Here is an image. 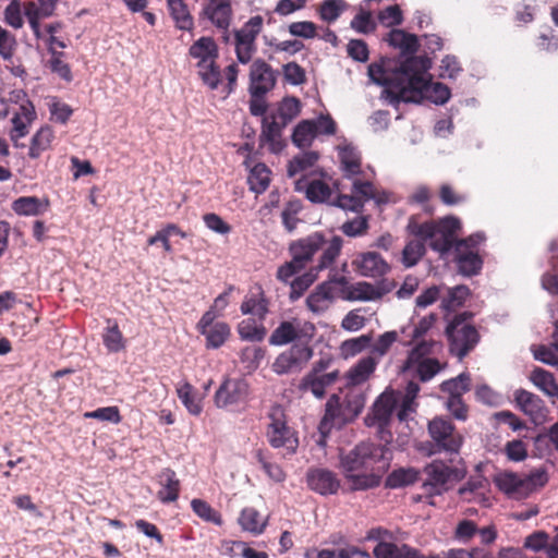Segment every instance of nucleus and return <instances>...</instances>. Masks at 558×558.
Instances as JSON below:
<instances>
[{"label":"nucleus","mask_w":558,"mask_h":558,"mask_svg":"<svg viewBox=\"0 0 558 558\" xmlns=\"http://www.w3.org/2000/svg\"><path fill=\"white\" fill-rule=\"evenodd\" d=\"M389 450L378 444L362 441L340 454V469L351 490H366L379 486L389 468Z\"/></svg>","instance_id":"nucleus-1"},{"label":"nucleus","mask_w":558,"mask_h":558,"mask_svg":"<svg viewBox=\"0 0 558 558\" xmlns=\"http://www.w3.org/2000/svg\"><path fill=\"white\" fill-rule=\"evenodd\" d=\"M342 245L343 240L339 235L327 239L322 232H314L293 241L289 246V252L294 258V263H299L303 268L313 260L315 254L322 252L317 264L313 267L316 272H319L333 265L341 253Z\"/></svg>","instance_id":"nucleus-2"},{"label":"nucleus","mask_w":558,"mask_h":558,"mask_svg":"<svg viewBox=\"0 0 558 558\" xmlns=\"http://www.w3.org/2000/svg\"><path fill=\"white\" fill-rule=\"evenodd\" d=\"M420 63L413 66L409 78H407V88L399 89L403 102L418 104L423 99H429L437 105H444L450 98V89L442 83H433L427 73L426 60L416 57Z\"/></svg>","instance_id":"nucleus-3"},{"label":"nucleus","mask_w":558,"mask_h":558,"mask_svg":"<svg viewBox=\"0 0 558 558\" xmlns=\"http://www.w3.org/2000/svg\"><path fill=\"white\" fill-rule=\"evenodd\" d=\"M472 312H462L448 320L445 335L448 340L449 352L462 361L480 342L481 336L471 323Z\"/></svg>","instance_id":"nucleus-4"},{"label":"nucleus","mask_w":558,"mask_h":558,"mask_svg":"<svg viewBox=\"0 0 558 558\" xmlns=\"http://www.w3.org/2000/svg\"><path fill=\"white\" fill-rule=\"evenodd\" d=\"M495 485L508 498L523 500L548 483V474L544 468L519 475L514 472H501L494 478Z\"/></svg>","instance_id":"nucleus-5"},{"label":"nucleus","mask_w":558,"mask_h":558,"mask_svg":"<svg viewBox=\"0 0 558 558\" xmlns=\"http://www.w3.org/2000/svg\"><path fill=\"white\" fill-rule=\"evenodd\" d=\"M364 408V398L361 395L345 396L343 402L340 397L332 395L327 403L325 414L319 424L322 434L329 433L332 427H341L353 421Z\"/></svg>","instance_id":"nucleus-6"},{"label":"nucleus","mask_w":558,"mask_h":558,"mask_svg":"<svg viewBox=\"0 0 558 558\" xmlns=\"http://www.w3.org/2000/svg\"><path fill=\"white\" fill-rule=\"evenodd\" d=\"M418 63L416 57H408L400 63L399 68L390 74L387 73L381 64L372 63L368 65V76L374 83L385 86L387 97H389L391 101L399 102L402 101L399 89L403 90L407 88V78H409L413 66Z\"/></svg>","instance_id":"nucleus-7"},{"label":"nucleus","mask_w":558,"mask_h":558,"mask_svg":"<svg viewBox=\"0 0 558 558\" xmlns=\"http://www.w3.org/2000/svg\"><path fill=\"white\" fill-rule=\"evenodd\" d=\"M427 430L430 437V441L426 444L429 456L441 452H459L463 444V437L449 418L434 417L428 422Z\"/></svg>","instance_id":"nucleus-8"},{"label":"nucleus","mask_w":558,"mask_h":558,"mask_svg":"<svg viewBox=\"0 0 558 558\" xmlns=\"http://www.w3.org/2000/svg\"><path fill=\"white\" fill-rule=\"evenodd\" d=\"M424 471L427 480L423 484V488L427 490V498H434V496L448 492L466 474L465 468L452 466L442 460L432 461Z\"/></svg>","instance_id":"nucleus-9"},{"label":"nucleus","mask_w":558,"mask_h":558,"mask_svg":"<svg viewBox=\"0 0 558 558\" xmlns=\"http://www.w3.org/2000/svg\"><path fill=\"white\" fill-rule=\"evenodd\" d=\"M264 19L262 15L251 16L240 28L233 29V46L236 60L242 64L252 61L257 52V37L263 32Z\"/></svg>","instance_id":"nucleus-10"},{"label":"nucleus","mask_w":558,"mask_h":558,"mask_svg":"<svg viewBox=\"0 0 558 558\" xmlns=\"http://www.w3.org/2000/svg\"><path fill=\"white\" fill-rule=\"evenodd\" d=\"M375 201L376 204H386L389 201V194L384 191H377L369 181L355 180L352 185L351 194L338 195L335 206L344 210L361 213L366 202Z\"/></svg>","instance_id":"nucleus-11"},{"label":"nucleus","mask_w":558,"mask_h":558,"mask_svg":"<svg viewBox=\"0 0 558 558\" xmlns=\"http://www.w3.org/2000/svg\"><path fill=\"white\" fill-rule=\"evenodd\" d=\"M315 325L293 317L282 320L271 332L268 341L271 345L282 347L289 343H311L315 336Z\"/></svg>","instance_id":"nucleus-12"},{"label":"nucleus","mask_w":558,"mask_h":558,"mask_svg":"<svg viewBox=\"0 0 558 558\" xmlns=\"http://www.w3.org/2000/svg\"><path fill=\"white\" fill-rule=\"evenodd\" d=\"M270 422L267 426L266 437L272 448H284L294 453L299 446L295 432L288 426L286 415L280 407H274L268 415Z\"/></svg>","instance_id":"nucleus-13"},{"label":"nucleus","mask_w":558,"mask_h":558,"mask_svg":"<svg viewBox=\"0 0 558 558\" xmlns=\"http://www.w3.org/2000/svg\"><path fill=\"white\" fill-rule=\"evenodd\" d=\"M314 350L308 343H294L281 352L272 363V371L278 375L300 373L311 361Z\"/></svg>","instance_id":"nucleus-14"},{"label":"nucleus","mask_w":558,"mask_h":558,"mask_svg":"<svg viewBox=\"0 0 558 558\" xmlns=\"http://www.w3.org/2000/svg\"><path fill=\"white\" fill-rule=\"evenodd\" d=\"M233 15L232 0H204L198 19L208 22L218 31H226L230 28Z\"/></svg>","instance_id":"nucleus-15"},{"label":"nucleus","mask_w":558,"mask_h":558,"mask_svg":"<svg viewBox=\"0 0 558 558\" xmlns=\"http://www.w3.org/2000/svg\"><path fill=\"white\" fill-rule=\"evenodd\" d=\"M461 229V222L458 218L448 216L434 226V234L429 239V246L439 253L449 252L453 245L457 246V234Z\"/></svg>","instance_id":"nucleus-16"},{"label":"nucleus","mask_w":558,"mask_h":558,"mask_svg":"<svg viewBox=\"0 0 558 558\" xmlns=\"http://www.w3.org/2000/svg\"><path fill=\"white\" fill-rule=\"evenodd\" d=\"M250 393V385L243 378H226L215 393L218 408H230L244 403Z\"/></svg>","instance_id":"nucleus-17"},{"label":"nucleus","mask_w":558,"mask_h":558,"mask_svg":"<svg viewBox=\"0 0 558 558\" xmlns=\"http://www.w3.org/2000/svg\"><path fill=\"white\" fill-rule=\"evenodd\" d=\"M277 82L276 71L263 59L253 61L250 68V86L251 96L266 95L274 89Z\"/></svg>","instance_id":"nucleus-18"},{"label":"nucleus","mask_w":558,"mask_h":558,"mask_svg":"<svg viewBox=\"0 0 558 558\" xmlns=\"http://www.w3.org/2000/svg\"><path fill=\"white\" fill-rule=\"evenodd\" d=\"M400 402V392L385 390L374 402L372 414L365 421L368 425L377 424L380 427L389 424Z\"/></svg>","instance_id":"nucleus-19"},{"label":"nucleus","mask_w":558,"mask_h":558,"mask_svg":"<svg viewBox=\"0 0 558 558\" xmlns=\"http://www.w3.org/2000/svg\"><path fill=\"white\" fill-rule=\"evenodd\" d=\"M306 483L310 489L323 496L337 494L341 485L338 475L324 468L308 469Z\"/></svg>","instance_id":"nucleus-20"},{"label":"nucleus","mask_w":558,"mask_h":558,"mask_svg":"<svg viewBox=\"0 0 558 558\" xmlns=\"http://www.w3.org/2000/svg\"><path fill=\"white\" fill-rule=\"evenodd\" d=\"M270 300L267 298L262 284L255 283L245 294L240 311L243 315H252L264 322L269 313Z\"/></svg>","instance_id":"nucleus-21"},{"label":"nucleus","mask_w":558,"mask_h":558,"mask_svg":"<svg viewBox=\"0 0 558 558\" xmlns=\"http://www.w3.org/2000/svg\"><path fill=\"white\" fill-rule=\"evenodd\" d=\"M352 265L355 271L363 277L379 278L390 271L389 264L377 252L359 253Z\"/></svg>","instance_id":"nucleus-22"},{"label":"nucleus","mask_w":558,"mask_h":558,"mask_svg":"<svg viewBox=\"0 0 558 558\" xmlns=\"http://www.w3.org/2000/svg\"><path fill=\"white\" fill-rule=\"evenodd\" d=\"M514 400L519 409L535 424L543 423L548 414L544 401L537 396L524 389L514 392Z\"/></svg>","instance_id":"nucleus-23"},{"label":"nucleus","mask_w":558,"mask_h":558,"mask_svg":"<svg viewBox=\"0 0 558 558\" xmlns=\"http://www.w3.org/2000/svg\"><path fill=\"white\" fill-rule=\"evenodd\" d=\"M344 286L348 280L341 276L335 280L320 283L306 299V305L313 313H322L326 311L333 299L332 284Z\"/></svg>","instance_id":"nucleus-24"},{"label":"nucleus","mask_w":558,"mask_h":558,"mask_svg":"<svg viewBox=\"0 0 558 558\" xmlns=\"http://www.w3.org/2000/svg\"><path fill=\"white\" fill-rule=\"evenodd\" d=\"M294 190L299 193H304L305 197L315 204L327 202L332 193L326 182L318 179L307 181L305 175H302L294 182Z\"/></svg>","instance_id":"nucleus-25"},{"label":"nucleus","mask_w":558,"mask_h":558,"mask_svg":"<svg viewBox=\"0 0 558 558\" xmlns=\"http://www.w3.org/2000/svg\"><path fill=\"white\" fill-rule=\"evenodd\" d=\"M157 482L160 486L157 492V498L162 504H170L178 500L181 490V482L175 472L166 468L157 474Z\"/></svg>","instance_id":"nucleus-26"},{"label":"nucleus","mask_w":558,"mask_h":558,"mask_svg":"<svg viewBox=\"0 0 558 558\" xmlns=\"http://www.w3.org/2000/svg\"><path fill=\"white\" fill-rule=\"evenodd\" d=\"M339 378V371L333 369L326 374L319 375H305L299 388L302 391H311L316 398L322 399L325 397L326 388L333 385Z\"/></svg>","instance_id":"nucleus-27"},{"label":"nucleus","mask_w":558,"mask_h":558,"mask_svg":"<svg viewBox=\"0 0 558 558\" xmlns=\"http://www.w3.org/2000/svg\"><path fill=\"white\" fill-rule=\"evenodd\" d=\"M442 365L436 357L418 360L417 362L410 363L404 361L401 366V372L411 374L417 377L421 381L425 383L436 376L441 369Z\"/></svg>","instance_id":"nucleus-28"},{"label":"nucleus","mask_w":558,"mask_h":558,"mask_svg":"<svg viewBox=\"0 0 558 558\" xmlns=\"http://www.w3.org/2000/svg\"><path fill=\"white\" fill-rule=\"evenodd\" d=\"M340 168L345 178H352L362 173V156L360 150L352 144L338 147Z\"/></svg>","instance_id":"nucleus-29"},{"label":"nucleus","mask_w":558,"mask_h":558,"mask_svg":"<svg viewBox=\"0 0 558 558\" xmlns=\"http://www.w3.org/2000/svg\"><path fill=\"white\" fill-rule=\"evenodd\" d=\"M189 56L197 60L196 64H205L218 59L219 48L213 37L203 36L190 46Z\"/></svg>","instance_id":"nucleus-30"},{"label":"nucleus","mask_w":558,"mask_h":558,"mask_svg":"<svg viewBox=\"0 0 558 558\" xmlns=\"http://www.w3.org/2000/svg\"><path fill=\"white\" fill-rule=\"evenodd\" d=\"M169 15L180 31L192 32L194 17L184 0H166Z\"/></svg>","instance_id":"nucleus-31"},{"label":"nucleus","mask_w":558,"mask_h":558,"mask_svg":"<svg viewBox=\"0 0 558 558\" xmlns=\"http://www.w3.org/2000/svg\"><path fill=\"white\" fill-rule=\"evenodd\" d=\"M378 360L376 356L368 355L361 359L349 369L347 374L348 383L353 386L365 383L375 372Z\"/></svg>","instance_id":"nucleus-32"},{"label":"nucleus","mask_w":558,"mask_h":558,"mask_svg":"<svg viewBox=\"0 0 558 558\" xmlns=\"http://www.w3.org/2000/svg\"><path fill=\"white\" fill-rule=\"evenodd\" d=\"M456 263L459 271L468 277L477 275L483 266V259L477 252L456 247Z\"/></svg>","instance_id":"nucleus-33"},{"label":"nucleus","mask_w":558,"mask_h":558,"mask_svg":"<svg viewBox=\"0 0 558 558\" xmlns=\"http://www.w3.org/2000/svg\"><path fill=\"white\" fill-rule=\"evenodd\" d=\"M446 295L441 296V308L448 313L454 312L463 306L466 299L470 296L469 287L461 284L453 288H445Z\"/></svg>","instance_id":"nucleus-34"},{"label":"nucleus","mask_w":558,"mask_h":558,"mask_svg":"<svg viewBox=\"0 0 558 558\" xmlns=\"http://www.w3.org/2000/svg\"><path fill=\"white\" fill-rule=\"evenodd\" d=\"M319 159V154L314 150H306L295 155L287 166V174L289 178H293L299 173L310 170L313 168Z\"/></svg>","instance_id":"nucleus-35"},{"label":"nucleus","mask_w":558,"mask_h":558,"mask_svg":"<svg viewBox=\"0 0 558 558\" xmlns=\"http://www.w3.org/2000/svg\"><path fill=\"white\" fill-rule=\"evenodd\" d=\"M317 135V128L314 120H303L293 130L292 143L299 148H307L312 145Z\"/></svg>","instance_id":"nucleus-36"},{"label":"nucleus","mask_w":558,"mask_h":558,"mask_svg":"<svg viewBox=\"0 0 558 558\" xmlns=\"http://www.w3.org/2000/svg\"><path fill=\"white\" fill-rule=\"evenodd\" d=\"M388 43L390 46L401 49L403 54H413L418 49L417 37L402 29H392L389 33Z\"/></svg>","instance_id":"nucleus-37"},{"label":"nucleus","mask_w":558,"mask_h":558,"mask_svg":"<svg viewBox=\"0 0 558 558\" xmlns=\"http://www.w3.org/2000/svg\"><path fill=\"white\" fill-rule=\"evenodd\" d=\"M270 169L265 163H256L250 171L247 183L256 194L264 193L270 184Z\"/></svg>","instance_id":"nucleus-38"},{"label":"nucleus","mask_w":558,"mask_h":558,"mask_svg":"<svg viewBox=\"0 0 558 558\" xmlns=\"http://www.w3.org/2000/svg\"><path fill=\"white\" fill-rule=\"evenodd\" d=\"M239 524L241 527L254 535H259L266 527V520L253 507H246L241 511L239 517Z\"/></svg>","instance_id":"nucleus-39"},{"label":"nucleus","mask_w":558,"mask_h":558,"mask_svg":"<svg viewBox=\"0 0 558 558\" xmlns=\"http://www.w3.org/2000/svg\"><path fill=\"white\" fill-rule=\"evenodd\" d=\"M54 138L52 129L48 125L41 126L32 137L28 156L33 159L40 157V155L50 148Z\"/></svg>","instance_id":"nucleus-40"},{"label":"nucleus","mask_w":558,"mask_h":558,"mask_svg":"<svg viewBox=\"0 0 558 558\" xmlns=\"http://www.w3.org/2000/svg\"><path fill=\"white\" fill-rule=\"evenodd\" d=\"M347 287L345 299L350 301H372L381 296L380 292L369 282H357Z\"/></svg>","instance_id":"nucleus-41"},{"label":"nucleus","mask_w":558,"mask_h":558,"mask_svg":"<svg viewBox=\"0 0 558 558\" xmlns=\"http://www.w3.org/2000/svg\"><path fill=\"white\" fill-rule=\"evenodd\" d=\"M238 333L242 340L259 342L263 341L267 330L263 325V322L259 324L256 323L253 318H246L239 323L238 325Z\"/></svg>","instance_id":"nucleus-42"},{"label":"nucleus","mask_w":558,"mask_h":558,"mask_svg":"<svg viewBox=\"0 0 558 558\" xmlns=\"http://www.w3.org/2000/svg\"><path fill=\"white\" fill-rule=\"evenodd\" d=\"M230 333V326L227 323L216 322L213 327L203 330L201 335L206 338V348L218 349L227 341Z\"/></svg>","instance_id":"nucleus-43"},{"label":"nucleus","mask_w":558,"mask_h":558,"mask_svg":"<svg viewBox=\"0 0 558 558\" xmlns=\"http://www.w3.org/2000/svg\"><path fill=\"white\" fill-rule=\"evenodd\" d=\"M470 389L471 376L468 373H462L454 378L445 380L440 385V390L448 393V398H461Z\"/></svg>","instance_id":"nucleus-44"},{"label":"nucleus","mask_w":558,"mask_h":558,"mask_svg":"<svg viewBox=\"0 0 558 558\" xmlns=\"http://www.w3.org/2000/svg\"><path fill=\"white\" fill-rule=\"evenodd\" d=\"M109 326L102 333V342L109 352H119L125 349V340L116 320L108 319Z\"/></svg>","instance_id":"nucleus-45"},{"label":"nucleus","mask_w":558,"mask_h":558,"mask_svg":"<svg viewBox=\"0 0 558 558\" xmlns=\"http://www.w3.org/2000/svg\"><path fill=\"white\" fill-rule=\"evenodd\" d=\"M196 68L202 82L211 90L217 89L221 83V71L217 60L206 62L205 64H196Z\"/></svg>","instance_id":"nucleus-46"},{"label":"nucleus","mask_w":558,"mask_h":558,"mask_svg":"<svg viewBox=\"0 0 558 558\" xmlns=\"http://www.w3.org/2000/svg\"><path fill=\"white\" fill-rule=\"evenodd\" d=\"M531 380L546 395L550 397L558 396V384L551 373L543 368H535L531 374Z\"/></svg>","instance_id":"nucleus-47"},{"label":"nucleus","mask_w":558,"mask_h":558,"mask_svg":"<svg viewBox=\"0 0 558 558\" xmlns=\"http://www.w3.org/2000/svg\"><path fill=\"white\" fill-rule=\"evenodd\" d=\"M172 234L180 235L182 239L186 238V233L181 230L175 223H168L161 230L157 231L147 240L148 245H155L157 242H161L162 247L166 252L170 253L172 246L170 243V236Z\"/></svg>","instance_id":"nucleus-48"},{"label":"nucleus","mask_w":558,"mask_h":558,"mask_svg":"<svg viewBox=\"0 0 558 558\" xmlns=\"http://www.w3.org/2000/svg\"><path fill=\"white\" fill-rule=\"evenodd\" d=\"M486 480L483 476L470 477L468 482L458 489V495L464 501L471 502L477 500L483 495Z\"/></svg>","instance_id":"nucleus-49"},{"label":"nucleus","mask_w":558,"mask_h":558,"mask_svg":"<svg viewBox=\"0 0 558 558\" xmlns=\"http://www.w3.org/2000/svg\"><path fill=\"white\" fill-rule=\"evenodd\" d=\"M12 209L21 216H37L43 213V203L36 196H22L13 202Z\"/></svg>","instance_id":"nucleus-50"},{"label":"nucleus","mask_w":558,"mask_h":558,"mask_svg":"<svg viewBox=\"0 0 558 558\" xmlns=\"http://www.w3.org/2000/svg\"><path fill=\"white\" fill-rule=\"evenodd\" d=\"M191 507L196 515L206 522L214 523L218 526L222 525L221 514L215 510L207 501L195 498L191 501Z\"/></svg>","instance_id":"nucleus-51"},{"label":"nucleus","mask_w":558,"mask_h":558,"mask_svg":"<svg viewBox=\"0 0 558 558\" xmlns=\"http://www.w3.org/2000/svg\"><path fill=\"white\" fill-rule=\"evenodd\" d=\"M177 393L191 414L198 415L202 412V405L195 398V389L190 383L181 384L177 388Z\"/></svg>","instance_id":"nucleus-52"},{"label":"nucleus","mask_w":558,"mask_h":558,"mask_svg":"<svg viewBox=\"0 0 558 558\" xmlns=\"http://www.w3.org/2000/svg\"><path fill=\"white\" fill-rule=\"evenodd\" d=\"M439 343L435 340H417L416 344L409 351L405 361L417 362L418 360L432 359Z\"/></svg>","instance_id":"nucleus-53"},{"label":"nucleus","mask_w":558,"mask_h":558,"mask_svg":"<svg viewBox=\"0 0 558 558\" xmlns=\"http://www.w3.org/2000/svg\"><path fill=\"white\" fill-rule=\"evenodd\" d=\"M426 252L425 244L418 240H411L402 251V264L405 267L415 266Z\"/></svg>","instance_id":"nucleus-54"},{"label":"nucleus","mask_w":558,"mask_h":558,"mask_svg":"<svg viewBox=\"0 0 558 558\" xmlns=\"http://www.w3.org/2000/svg\"><path fill=\"white\" fill-rule=\"evenodd\" d=\"M347 3L344 0H325L318 9L319 17L327 22H335L341 13L345 10Z\"/></svg>","instance_id":"nucleus-55"},{"label":"nucleus","mask_w":558,"mask_h":558,"mask_svg":"<svg viewBox=\"0 0 558 558\" xmlns=\"http://www.w3.org/2000/svg\"><path fill=\"white\" fill-rule=\"evenodd\" d=\"M418 480V472L415 469H398L387 477V486L391 488L411 485Z\"/></svg>","instance_id":"nucleus-56"},{"label":"nucleus","mask_w":558,"mask_h":558,"mask_svg":"<svg viewBox=\"0 0 558 558\" xmlns=\"http://www.w3.org/2000/svg\"><path fill=\"white\" fill-rule=\"evenodd\" d=\"M371 335H361L360 337L344 340L340 345V350L344 357L355 356L356 354L371 347Z\"/></svg>","instance_id":"nucleus-57"},{"label":"nucleus","mask_w":558,"mask_h":558,"mask_svg":"<svg viewBox=\"0 0 558 558\" xmlns=\"http://www.w3.org/2000/svg\"><path fill=\"white\" fill-rule=\"evenodd\" d=\"M255 459L260 464L262 469L275 482H283L286 478V473L277 463H272L269 461L268 456L262 449L255 451Z\"/></svg>","instance_id":"nucleus-58"},{"label":"nucleus","mask_w":558,"mask_h":558,"mask_svg":"<svg viewBox=\"0 0 558 558\" xmlns=\"http://www.w3.org/2000/svg\"><path fill=\"white\" fill-rule=\"evenodd\" d=\"M317 274L315 269L311 270L300 277L294 278L291 281L290 300L295 301L300 299L303 293L313 284L316 280Z\"/></svg>","instance_id":"nucleus-59"},{"label":"nucleus","mask_w":558,"mask_h":558,"mask_svg":"<svg viewBox=\"0 0 558 558\" xmlns=\"http://www.w3.org/2000/svg\"><path fill=\"white\" fill-rule=\"evenodd\" d=\"M435 223L436 221H426L421 223L414 216H412L409 219L407 230L410 234L418 238V241H422L425 244V242L429 241L430 236L434 234Z\"/></svg>","instance_id":"nucleus-60"},{"label":"nucleus","mask_w":558,"mask_h":558,"mask_svg":"<svg viewBox=\"0 0 558 558\" xmlns=\"http://www.w3.org/2000/svg\"><path fill=\"white\" fill-rule=\"evenodd\" d=\"M51 58L48 62L51 72L58 74L62 80L71 82L73 76L70 65L64 61L65 53L62 51L49 52Z\"/></svg>","instance_id":"nucleus-61"},{"label":"nucleus","mask_w":558,"mask_h":558,"mask_svg":"<svg viewBox=\"0 0 558 558\" xmlns=\"http://www.w3.org/2000/svg\"><path fill=\"white\" fill-rule=\"evenodd\" d=\"M368 228V218L366 216H359L342 223L340 230L347 236L356 238L366 234Z\"/></svg>","instance_id":"nucleus-62"},{"label":"nucleus","mask_w":558,"mask_h":558,"mask_svg":"<svg viewBox=\"0 0 558 558\" xmlns=\"http://www.w3.org/2000/svg\"><path fill=\"white\" fill-rule=\"evenodd\" d=\"M17 48V40L14 34L0 25V57L4 61H11Z\"/></svg>","instance_id":"nucleus-63"},{"label":"nucleus","mask_w":558,"mask_h":558,"mask_svg":"<svg viewBox=\"0 0 558 558\" xmlns=\"http://www.w3.org/2000/svg\"><path fill=\"white\" fill-rule=\"evenodd\" d=\"M478 525L473 520L463 519L458 522L453 531V537L456 541L468 544L477 534Z\"/></svg>","instance_id":"nucleus-64"}]
</instances>
